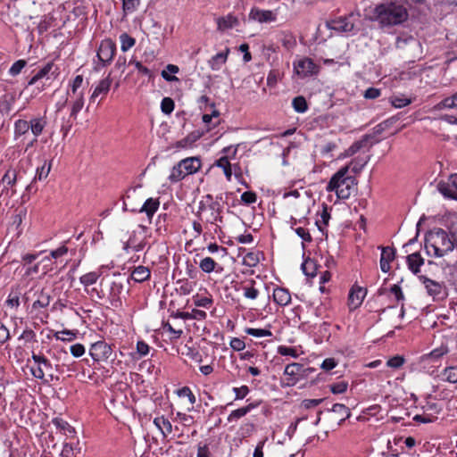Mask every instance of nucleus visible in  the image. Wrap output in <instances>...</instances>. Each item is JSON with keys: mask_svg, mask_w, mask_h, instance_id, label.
I'll use <instances>...</instances> for the list:
<instances>
[{"mask_svg": "<svg viewBox=\"0 0 457 457\" xmlns=\"http://www.w3.org/2000/svg\"><path fill=\"white\" fill-rule=\"evenodd\" d=\"M409 17L407 8L397 0H385L370 12L369 19L378 23L380 28H390L403 24Z\"/></svg>", "mask_w": 457, "mask_h": 457, "instance_id": "nucleus-1", "label": "nucleus"}, {"mask_svg": "<svg viewBox=\"0 0 457 457\" xmlns=\"http://www.w3.org/2000/svg\"><path fill=\"white\" fill-rule=\"evenodd\" d=\"M457 246L454 233L435 228L425 235V250L428 255L441 258L453 252Z\"/></svg>", "mask_w": 457, "mask_h": 457, "instance_id": "nucleus-2", "label": "nucleus"}, {"mask_svg": "<svg viewBox=\"0 0 457 457\" xmlns=\"http://www.w3.org/2000/svg\"><path fill=\"white\" fill-rule=\"evenodd\" d=\"M349 166L340 168L330 179L326 187L327 192H336L339 199H348L357 185V180L353 176H348Z\"/></svg>", "mask_w": 457, "mask_h": 457, "instance_id": "nucleus-3", "label": "nucleus"}, {"mask_svg": "<svg viewBox=\"0 0 457 457\" xmlns=\"http://www.w3.org/2000/svg\"><path fill=\"white\" fill-rule=\"evenodd\" d=\"M22 301L24 304L32 302V310L37 311L46 308L50 304L51 296L44 288L36 286L23 294Z\"/></svg>", "mask_w": 457, "mask_h": 457, "instance_id": "nucleus-4", "label": "nucleus"}, {"mask_svg": "<svg viewBox=\"0 0 457 457\" xmlns=\"http://www.w3.org/2000/svg\"><path fill=\"white\" fill-rule=\"evenodd\" d=\"M200 248V242L198 240V235L195 237V238L187 239L185 249L188 253L189 256L187 260V271L190 276V278H195L197 276L198 273V268L197 266L198 261L197 258L199 256L198 250Z\"/></svg>", "mask_w": 457, "mask_h": 457, "instance_id": "nucleus-5", "label": "nucleus"}, {"mask_svg": "<svg viewBox=\"0 0 457 457\" xmlns=\"http://www.w3.org/2000/svg\"><path fill=\"white\" fill-rule=\"evenodd\" d=\"M202 103H204V113L202 115L203 136L204 129L209 131L220 123V112L215 108V104L213 103H209L208 97L202 96Z\"/></svg>", "mask_w": 457, "mask_h": 457, "instance_id": "nucleus-6", "label": "nucleus"}, {"mask_svg": "<svg viewBox=\"0 0 457 457\" xmlns=\"http://www.w3.org/2000/svg\"><path fill=\"white\" fill-rule=\"evenodd\" d=\"M19 179V171L10 167L0 180L1 195H13L16 194L15 186Z\"/></svg>", "mask_w": 457, "mask_h": 457, "instance_id": "nucleus-7", "label": "nucleus"}, {"mask_svg": "<svg viewBox=\"0 0 457 457\" xmlns=\"http://www.w3.org/2000/svg\"><path fill=\"white\" fill-rule=\"evenodd\" d=\"M296 74L302 78L313 76L319 73L320 67L312 59L304 57L294 62Z\"/></svg>", "mask_w": 457, "mask_h": 457, "instance_id": "nucleus-8", "label": "nucleus"}, {"mask_svg": "<svg viewBox=\"0 0 457 457\" xmlns=\"http://www.w3.org/2000/svg\"><path fill=\"white\" fill-rule=\"evenodd\" d=\"M89 354L95 361H107L112 354V349L105 341H97L91 345Z\"/></svg>", "mask_w": 457, "mask_h": 457, "instance_id": "nucleus-9", "label": "nucleus"}, {"mask_svg": "<svg viewBox=\"0 0 457 457\" xmlns=\"http://www.w3.org/2000/svg\"><path fill=\"white\" fill-rule=\"evenodd\" d=\"M116 46L111 39L103 40L97 51V57L104 66L110 63L114 56Z\"/></svg>", "mask_w": 457, "mask_h": 457, "instance_id": "nucleus-10", "label": "nucleus"}, {"mask_svg": "<svg viewBox=\"0 0 457 457\" xmlns=\"http://www.w3.org/2000/svg\"><path fill=\"white\" fill-rule=\"evenodd\" d=\"M307 369L304 366L298 362H293L287 364L284 370V375L287 376V383L288 386H294L298 380V377H302L305 375Z\"/></svg>", "mask_w": 457, "mask_h": 457, "instance_id": "nucleus-11", "label": "nucleus"}, {"mask_svg": "<svg viewBox=\"0 0 457 457\" xmlns=\"http://www.w3.org/2000/svg\"><path fill=\"white\" fill-rule=\"evenodd\" d=\"M350 17L341 16L338 18L332 19L327 22L328 29L336 30L337 32H350L353 29L354 24L351 21Z\"/></svg>", "mask_w": 457, "mask_h": 457, "instance_id": "nucleus-12", "label": "nucleus"}, {"mask_svg": "<svg viewBox=\"0 0 457 457\" xmlns=\"http://www.w3.org/2000/svg\"><path fill=\"white\" fill-rule=\"evenodd\" d=\"M249 20L260 23L273 22L277 20V13L271 10H262L253 7L249 12Z\"/></svg>", "mask_w": 457, "mask_h": 457, "instance_id": "nucleus-13", "label": "nucleus"}, {"mask_svg": "<svg viewBox=\"0 0 457 457\" xmlns=\"http://www.w3.org/2000/svg\"><path fill=\"white\" fill-rule=\"evenodd\" d=\"M33 361L38 365L36 370H31L32 375L36 378L42 379L45 377V371L42 366L45 368L46 371H50L53 369L52 363L48 359H46L44 355L37 354L32 353Z\"/></svg>", "mask_w": 457, "mask_h": 457, "instance_id": "nucleus-14", "label": "nucleus"}, {"mask_svg": "<svg viewBox=\"0 0 457 457\" xmlns=\"http://www.w3.org/2000/svg\"><path fill=\"white\" fill-rule=\"evenodd\" d=\"M381 249V255L379 265L383 272L386 273L390 270V263L395 259L396 251L394 247L379 246Z\"/></svg>", "mask_w": 457, "mask_h": 457, "instance_id": "nucleus-15", "label": "nucleus"}, {"mask_svg": "<svg viewBox=\"0 0 457 457\" xmlns=\"http://www.w3.org/2000/svg\"><path fill=\"white\" fill-rule=\"evenodd\" d=\"M122 291V283L116 281L112 282L108 295V300L112 307L118 309L122 306V301L120 298Z\"/></svg>", "mask_w": 457, "mask_h": 457, "instance_id": "nucleus-16", "label": "nucleus"}, {"mask_svg": "<svg viewBox=\"0 0 457 457\" xmlns=\"http://www.w3.org/2000/svg\"><path fill=\"white\" fill-rule=\"evenodd\" d=\"M220 209V203L214 201L211 195H206L202 199V212H209L211 213V215L212 216V219L211 220L212 223L213 220H217V218L219 217Z\"/></svg>", "mask_w": 457, "mask_h": 457, "instance_id": "nucleus-17", "label": "nucleus"}, {"mask_svg": "<svg viewBox=\"0 0 457 457\" xmlns=\"http://www.w3.org/2000/svg\"><path fill=\"white\" fill-rule=\"evenodd\" d=\"M420 280L424 284L427 292L429 295L433 296L434 298H442L444 292H443V285L439 282H436L435 280H432L425 276H420Z\"/></svg>", "mask_w": 457, "mask_h": 457, "instance_id": "nucleus-18", "label": "nucleus"}, {"mask_svg": "<svg viewBox=\"0 0 457 457\" xmlns=\"http://www.w3.org/2000/svg\"><path fill=\"white\" fill-rule=\"evenodd\" d=\"M366 295V290L361 287H353L348 295V306L350 310L357 309Z\"/></svg>", "mask_w": 457, "mask_h": 457, "instance_id": "nucleus-19", "label": "nucleus"}, {"mask_svg": "<svg viewBox=\"0 0 457 457\" xmlns=\"http://www.w3.org/2000/svg\"><path fill=\"white\" fill-rule=\"evenodd\" d=\"M71 97L69 104L71 105V113L70 119L76 120L79 112L82 110L85 98L84 93H79V95H68Z\"/></svg>", "mask_w": 457, "mask_h": 457, "instance_id": "nucleus-20", "label": "nucleus"}, {"mask_svg": "<svg viewBox=\"0 0 457 457\" xmlns=\"http://www.w3.org/2000/svg\"><path fill=\"white\" fill-rule=\"evenodd\" d=\"M186 176L197 172L200 170V157H189L179 162Z\"/></svg>", "mask_w": 457, "mask_h": 457, "instance_id": "nucleus-21", "label": "nucleus"}, {"mask_svg": "<svg viewBox=\"0 0 457 457\" xmlns=\"http://www.w3.org/2000/svg\"><path fill=\"white\" fill-rule=\"evenodd\" d=\"M46 126V120L44 117H36L29 120V129L32 134L35 136L34 140L29 145V146H32L35 142H37V137L40 136Z\"/></svg>", "mask_w": 457, "mask_h": 457, "instance_id": "nucleus-22", "label": "nucleus"}, {"mask_svg": "<svg viewBox=\"0 0 457 457\" xmlns=\"http://www.w3.org/2000/svg\"><path fill=\"white\" fill-rule=\"evenodd\" d=\"M111 85L112 79L109 76L101 79L90 96V101L95 102L96 97H98L100 95L105 96L110 90Z\"/></svg>", "mask_w": 457, "mask_h": 457, "instance_id": "nucleus-23", "label": "nucleus"}, {"mask_svg": "<svg viewBox=\"0 0 457 457\" xmlns=\"http://www.w3.org/2000/svg\"><path fill=\"white\" fill-rule=\"evenodd\" d=\"M239 25V20L235 15L229 13L217 19V27L220 31L233 29Z\"/></svg>", "mask_w": 457, "mask_h": 457, "instance_id": "nucleus-24", "label": "nucleus"}, {"mask_svg": "<svg viewBox=\"0 0 457 457\" xmlns=\"http://www.w3.org/2000/svg\"><path fill=\"white\" fill-rule=\"evenodd\" d=\"M406 262L409 270L413 274H418L420 271V267L424 264V258L419 252H416L406 257Z\"/></svg>", "mask_w": 457, "mask_h": 457, "instance_id": "nucleus-25", "label": "nucleus"}, {"mask_svg": "<svg viewBox=\"0 0 457 457\" xmlns=\"http://www.w3.org/2000/svg\"><path fill=\"white\" fill-rule=\"evenodd\" d=\"M273 301L280 306H286L291 302V295L287 288L276 287L273 291Z\"/></svg>", "mask_w": 457, "mask_h": 457, "instance_id": "nucleus-26", "label": "nucleus"}, {"mask_svg": "<svg viewBox=\"0 0 457 457\" xmlns=\"http://www.w3.org/2000/svg\"><path fill=\"white\" fill-rule=\"evenodd\" d=\"M160 206V201L158 198H148L144 204L142 205L141 209L139 210L140 212H145L148 219H152L154 214L157 212L158 208Z\"/></svg>", "mask_w": 457, "mask_h": 457, "instance_id": "nucleus-27", "label": "nucleus"}, {"mask_svg": "<svg viewBox=\"0 0 457 457\" xmlns=\"http://www.w3.org/2000/svg\"><path fill=\"white\" fill-rule=\"evenodd\" d=\"M150 275L151 271L147 267L139 265L132 270L130 278L135 282L142 283L147 280Z\"/></svg>", "mask_w": 457, "mask_h": 457, "instance_id": "nucleus-28", "label": "nucleus"}, {"mask_svg": "<svg viewBox=\"0 0 457 457\" xmlns=\"http://www.w3.org/2000/svg\"><path fill=\"white\" fill-rule=\"evenodd\" d=\"M259 405V403H251L246 406L232 411L231 413L228 417V421L231 422L233 420H238L248 412H250L253 409L256 408Z\"/></svg>", "mask_w": 457, "mask_h": 457, "instance_id": "nucleus-29", "label": "nucleus"}, {"mask_svg": "<svg viewBox=\"0 0 457 457\" xmlns=\"http://www.w3.org/2000/svg\"><path fill=\"white\" fill-rule=\"evenodd\" d=\"M21 295L22 293L19 286L12 287L5 301L6 305L10 308L17 309L20 306V298Z\"/></svg>", "mask_w": 457, "mask_h": 457, "instance_id": "nucleus-30", "label": "nucleus"}, {"mask_svg": "<svg viewBox=\"0 0 457 457\" xmlns=\"http://www.w3.org/2000/svg\"><path fill=\"white\" fill-rule=\"evenodd\" d=\"M229 48L226 47L223 52L218 53L209 61V64L212 70H220V67L226 62Z\"/></svg>", "mask_w": 457, "mask_h": 457, "instance_id": "nucleus-31", "label": "nucleus"}, {"mask_svg": "<svg viewBox=\"0 0 457 457\" xmlns=\"http://www.w3.org/2000/svg\"><path fill=\"white\" fill-rule=\"evenodd\" d=\"M53 424L59 429L62 434L66 436H71L75 434V429L66 420L62 418H54L52 420Z\"/></svg>", "mask_w": 457, "mask_h": 457, "instance_id": "nucleus-32", "label": "nucleus"}, {"mask_svg": "<svg viewBox=\"0 0 457 457\" xmlns=\"http://www.w3.org/2000/svg\"><path fill=\"white\" fill-rule=\"evenodd\" d=\"M436 187L445 197L457 200V192L449 185L448 181L438 182Z\"/></svg>", "mask_w": 457, "mask_h": 457, "instance_id": "nucleus-33", "label": "nucleus"}, {"mask_svg": "<svg viewBox=\"0 0 457 457\" xmlns=\"http://www.w3.org/2000/svg\"><path fill=\"white\" fill-rule=\"evenodd\" d=\"M370 138L369 135H365L361 140L355 141L352 145H350L344 153V156L350 157L359 152L362 147H364Z\"/></svg>", "mask_w": 457, "mask_h": 457, "instance_id": "nucleus-34", "label": "nucleus"}, {"mask_svg": "<svg viewBox=\"0 0 457 457\" xmlns=\"http://www.w3.org/2000/svg\"><path fill=\"white\" fill-rule=\"evenodd\" d=\"M179 71V66L175 64H168L165 69L161 72L162 77L168 82L179 81V79L174 76Z\"/></svg>", "mask_w": 457, "mask_h": 457, "instance_id": "nucleus-35", "label": "nucleus"}, {"mask_svg": "<svg viewBox=\"0 0 457 457\" xmlns=\"http://www.w3.org/2000/svg\"><path fill=\"white\" fill-rule=\"evenodd\" d=\"M54 68V62H47L42 69H40L28 82L29 86L36 84L39 79L45 78L49 74Z\"/></svg>", "mask_w": 457, "mask_h": 457, "instance_id": "nucleus-36", "label": "nucleus"}, {"mask_svg": "<svg viewBox=\"0 0 457 457\" xmlns=\"http://www.w3.org/2000/svg\"><path fill=\"white\" fill-rule=\"evenodd\" d=\"M200 138V130H195L185 138L177 142L178 147H191Z\"/></svg>", "mask_w": 457, "mask_h": 457, "instance_id": "nucleus-37", "label": "nucleus"}, {"mask_svg": "<svg viewBox=\"0 0 457 457\" xmlns=\"http://www.w3.org/2000/svg\"><path fill=\"white\" fill-rule=\"evenodd\" d=\"M29 130V121L19 119L14 122V138L17 139L20 137L25 135Z\"/></svg>", "mask_w": 457, "mask_h": 457, "instance_id": "nucleus-38", "label": "nucleus"}, {"mask_svg": "<svg viewBox=\"0 0 457 457\" xmlns=\"http://www.w3.org/2000/svg\"><path fill=\"white\" fill-rule=\"evenodd\" d=\"M218 267V263L214 261L213 258L210 256H206L202 258V271L210 273L212 271H221L222 268L219 267V270H216Z\"/></svg>", "mask_w": 457, "mask_h": 457, "instance_id": "nucleus-39", "label": "nucleus"}, {"mask_svg": "<svg viewBox=\"0 0 457 457\" xmlns=\"http://www.w3.org/2000/svg\"><path fill=\"white\" fill-rule=\"evenodd\" d=\"M331 411L337 414V418L340 421H344L345 420L348 419L351 415L349 408H347L345 404L342 403H335L332 406Z\"/></svg>", "mask_w": 457, "mask_h": 457, "instance_id": "nucleus-40", "label": "nucleus"}, {"mask_svg": "<svg viewBox=\"0 0 457 457\" xmlns=\"http://www.w3.org/2000/svg\"><path fill=\"white\" fill-rule=\"evenodd\" d=\"M292 105L295 111L300 113L305 112L308 109L306 99L302 96L295 97L292 101Z\"/></svg>", "mask_w": 457, "mask_h": 457, "instance_id": "nucleus-41", "label": "nucleus"}, {"mask_svg": "<svg viewBox=\"0 0 457 457\" xmlns=\"http://www.w3.org/2000/svg\"><path fill=\"white\" fill-rule=\"evenodd\" d=\"M100 273L96 271L88 272L79 278L80 283L85 286L88 287L95 283H96L97 279L100 277Z\"/></svg>", "mask_w": 457, "mask_h": 457, "instance_id": "nucleus-42", "label": "nucleus"}, {"mask_svg": "<svg viewBox=\"0 0 457 457\" xmlns=\"http://www.w3.org/2000/svg\"><path fill=\"white\" fill-rule=\"evenodd\" d=\"M259 262L258 252H248L243 259V264L250 268L255 267Z\"/></svg>", "mask_w": 457, "mask_h": 457, "instance_id": "nucleus-43", "label": "nucleus"}, {"mask_svg": "<svg viewBox=\"0 0 457 457\" xmlns=\"http://www.w3.org/2000/svg\"><path fill=\"white\" fill-rule=\"evenodd\" d=\"M389 101L395 108H403L411 103V100L404 96H393L390 97Z\"/></svg>", "mask_w": 457, "mask_h": 457, "instance_id": "nucleus-44", "label": "nucleus"}, {"mask_svg": "<svg viewBox=\"0 0 457 457\" xmlns=\"http://www.w3.org/2000/svg\"><path fill=\"white\" fill-rule=\"evenodd\" d=\"M51 162L45 161L44 164L37 169L35 179L42 180L46 179L51 170Z\"/></svg>", "mask_w": 457, "mask_h": 457, "instance_id": "nucleus-45", "label": "nucleus"}, {"mask_svg": "<svg viewBox=\"0 0 457 457\" xmlns=\"http://www.w3.org/2000/svg\"><path fill=\"white\" fill-rule=\"evenodd\" d=\"M217 165L220 168H222L224 174L228 180L231 179L232 177V170H231V164L228 159V157L224 156L220 158L217 161Z\"/></svg>", "mask_w": 457, "mask_h": 457, "instance_id": "nucleus-46", "label": "nucleus"}, {"mask_svg": "<svg viewBox=\"0 0 457 457\" xmlns=\"http://www.w3.org/2000/svg\"><path fill=\"white\" fill-rule=\"evenodd\" d=\"M83 84V76L77 75L71 84V91L67 92V95H79V93H84L83 90H79Z\"/></svg>", "mask_w": 457, "mask_h": 457, "instance_id": "nucleus-47", "label": "nucleus"}, {"mask_svg": "<svg viewBox=\"0 0 457 457\" xmlns=\"http://www.w3.org/2000/svg\"><path fill=\"white\" fill-rule=\"evenodd\" d=\"M162 330L170 334V338H179L183 333L182 328H175L169 321L162 322Z\"/></svg>", "mask_w": 457, "mask_h": 457, "instance_id": "nucleus-48", "label": "nucleus"}, {"mask_svg": "<svg viewBox=\"0 0 457 457\" xmlns=\"http://www.w3.org/2000/svg\"><path fill=\"white\" fill-rule=\"evenodd\" d=\"M120 49L123 52L130 49L136 43L135 38L128 35L127 33H123L120 36Z\"/></svg>", "mask_w": 457, "mask_h": 457, "instance_id": "nucleus-49", "label": "nucleus"}, {"mask_svg": "<svg viewBox=\"0 0 457 457\" xmlns=\"http://www.w3.org/2000/svg\"><path fill=\"white\" fill-rule=\"evenodd\" d=\"M77 333L72 330L64 329L54 334L57 340L71 342L76 338Z\"/></svg>", "mask_w": 457, "mask_h": 457, "instance_id": "nucleus-50", "label": "nucleus"}, {"mask_svg": "<svg viewBox=\"0 0 457 457\" xmlns=\"http://www.w3.org/2000/svg\"><path fill=\"white\" fill-rule=\"evenodd\" d=\"M443 376L449 383H457V366L447 367L444 370Z\"/></svg>", "mask_w": 457, "mask_h": 457, "instance_id": "nucleus-51", "label": "nucleus"}, {"mask_svg": "<svg viewBox=\"0 0 457 457\" xmlns=\"http://www.w3.org/2000/svg\"><path fill=\"white\" fill-rule=\"evenodd\" d=\"M302 270L307 277L313 278L316 276V266L313 261L308 259L302 264Z\"/></svg>", "mask_w": 457, "mask_h": 457, "instance_id": "nucleus-52", "label": "nucleus"}, {"mask_svg": "<svg viewBox=\"0 0 457 457\" xmlns=\"http://www.w3.org/2000/svg\"><path fill=\"white\" fill-rule=\"evenodd\" d=\"M140 4V0H122V9L125 13L134 12Z\"/></svg>", "mask_w": 457, "mask_h": 457, "instance_id": "nucleus-53", "label": "nucleus"}, {"mask_svg": "<svg viewBox=\"0 0 457 457\" xmlns=\"http://www.w3.org/2000/svg\"><path fill=\"white\" fill-rule=\"evenodd\" d=\"M245 333L256 337H271L272 333L269 329L264 328H247L245 329Z\"/></svg>", "mask_w": 457, "mask_h": 457, "instance_id": "nucleus-54", "label": "nucleus"}, {"mask_svg": "<svg viewBox=\"0 0 457 457\" xmlns=\"http://www.w3.org/2000/svg\"><path fill=\"white\" fill-rule=\"evenodd\" d=\"M186 177L185 173L183 172V169L179 167V162L178 165L174 166L169 179L171 182H178L180 179H184Z\"/></svg>", "mask_w": 457, "mask_h": 457, "instance_id": "nucleus-55", "label": "nucleus"}, {"mask_svg": "<svg viewBox=\"0 0 457 457\" xmlns=\"http://www.w3.org/2000/svg\"><path fill=\"white\" fill-rule=\"evenodd\" d=\"M174 107V101L170 97H164L161 102V110L165 114H170Z\"/></svg>", "mask_w": 457, "mask_h": 457, "instance_id": "nucleus-56", "label": "nucleus"}, {"mask_svg": "<svg viewBox=\"0 0 457 457\" xmlns=\"http://www.w3.org/2000/svg\"><path fill=\"white\" fill-rule=\"evenodd\" d=\"M27 65V62L25 60H18L15 62L12 63L11 68L9 69V73L12 76H17L21 73L22 69Z\"/></svg>", "mask_w": 457, "mask_h": 457, "instance_id": "nucleus-57", "label": "nucleus"}, {"mask_svg": "<svg viewBox=\"0 0 457 457\" xmlns=\"http://www.w3.org/2000/svg\"><path fill=\"white\" fill-rule=\"evenodd\" d=\"M348 383L346 381H339L329 385L330 391L335 394H343L346 391Z\"/></svg>", "mask_w": 457, "mask_h": 457, "instance_id": "nucleus-58", "label": "nucleus"}, {"mask_svg": "<svg viewBox=\"0 0 457 457\" xmlns=\"http://www.w3.org/2000/svg\"><path fill=\"white\" fill-rule=\"evenodd\" d=\"M177 394L179 397H187L190 403H195L196 401L195 395L188 386H183L182 388L179 389Z\"/></svg>", "mask_w": 457, "mask_h": 457, "instance_id": "nucleus-59", "label": "nucleus"}, {"mask_svg": "<svg viewBox=\"0 0 457 457\" xmlns=\"http://www.w3.org/2000/svg\"><path fill=\"white\" fill-rule=\"evenodd\" d=\"M182 355H185L188 359L192 361H195L196 362H199L200 360L197 359L198 357V351L191 346H189L187 344L184 347V351H182Z\"/></svg>", "mask_w": 457, "mask_h": 457, "instance_id": "nucleus-60", "label": "nucleus"}, {"mask_svg": "<svg viewBox=\"0 0 457 457\" xmlns=\"http://www.w3.org/2000/svg\"><path fill=\"white\" fill-rule=\"evenodd\" d=\"M404 362H405V360H404L403 356L395 355V356L390 358L386 361V365L393 369H399L400 367H402L403 365Z\"/></svg>", "mask_w": 457, "mask_h": 457, "instance_id": "nucleus-61", "label": "nucleus"}, {"mask_svg": "<svg viewBox=\"0 0 457 457\" xmlns=\"http://www.w3.org/2000/svg\"><path fill=\"white\" fill-rule=\"evenodd\" d=\"M129 64H134L138 73L145 75L149 79L152 78V71L147 67L144 66L140 62L130 60Z\"/></svg>", "mask_w": 457, "mask_h": 457, "instance_id": "nucleus-62", "label": "nucleus"}, {"mask_svg": "<svg viewBox=\"0 0 457 457\" xmlns=\"http://www.w3.org/2000/svg\"><path fill=\"white\" fill-rule=\"evenodd\" d=\"M154 422L160 429H165L167 432H171L170 422L163 417L155 418Z\"/></svg>", "mask_w": 457, "mask_h": 457, "instance_id": "nucleus-63", "label": "nucleus"}, {"mask_svg": "<svg viewBox=\"0 0 457 457\" xmlns=\"http://www.w3.org/2000/svg\"><path fill=\"white\" fill-rule=\"evenodd\" d=\"M440 105L445 108L457 107V92L452 96L446 97L440 103Z\"/></svg>", "mask_w": 457, "mask_h": 457, "instance_id": "nucleus-64", "label": "nucleus"}]
</instances>
